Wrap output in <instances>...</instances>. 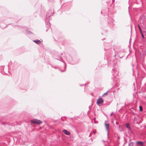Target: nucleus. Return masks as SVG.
Returning <instances> with one entry per match:
<instances>
[{
	"instance_id": "obj_1",
	"label": "nucleus",
	"mask_w": 146,
	"mask_h": 146,
	"mask_svg": "<svg viewBox=\"0 0 146 146\" xmlns=\"http://www.w3.org/2000/svg\"><path fill=\"white\" fill-rule=\"evenodd\" d=\"M31 122L33 124H39L42 123V121L36 119H34L31 121Z\"/></svg>"
},
{
	"instance_id": "obj_2",
	"label": "nucleus",
	"mask_w": 146,
	"mask_h": 146,
	"mask_svg": "<svg viewBox=\"0 0 146 146\" xmlns=\"http://www.w3.org/2000/svg\"><path fill=\"white\" fill-rule=\"evenodd\" d=\"M103 102V100L102 98H99L97 100V104H102Z\"/></svg>"
},
{
	"instance_id": "obj_3",
	"label": "nucleus",
	"mask_w": 146,
	"mask_h": 146,
	"mask_svg": "<svg viewBox=\"0 0 146 146\" xmlns=\"http://www.w3.org/2000/svg\"><path fill=\"white\" fill-rule=\"evenodd\" d=\"M62 132H64V133L66 135H70V132L68 131L66 129H64L62 130Z\"/></svg>"
},
{
	"instance_id": "obj_4",
	"label": "nucleus",
	"mask_w": 146,
	"mask_h": 146,
	"mask_svg": "<svg viewBox=\"0 0 146 146\" xmlns=\"http://www.w3.org/2000/svg\"><path fill=\"white\" fill-rule=\"evenodd\" d=\"M33 41L38 44H40L41 43V41L39 40H34Z\"/></svg>"
},
{
	"instance_id": "obj_5",
	"label": "nucleus",
	"mask_w": 146,
	"mask_h": 146,
	"mask_svg": "<svg viewBox=\"0 0 146 146\" xmlns=\"http://www.w3.org/2000/svg\"><path fill=\"white\" fill-rule=\"evenodd\" d=\"M105 127L108 131L109 127V124L106 123L105 124Z\"/></svg>"
},
{
	"instance_id": "obj_6",
	"label": "nucleus",
	"mask_w": 146,
	"mask_h": 146,
	"mask_svg": "<svg viewBox=\"0 0 146 146\" xmlns=\"http://www.w3.org/2000/svg\"><path fill=\"white\" fill-rule=\"evenodd\" d=\"M137 144L138 145H141V146H143V143L141 141H138L137 142Z\"/></svg>"
},
{
	"instance_id": "obj_7",
	"label": "nucleus",
	"mask_w": 146,
	"mask_h": 146,
	"mask_svg": "<svg viewBox=\"0 0 146 146\" xmlns=\"http://www.w3.org/2000/svg\"><path fill=\"white\" fill-rule=\"evenodd\" d=\"M126 127L128 128H130V125L129 123H126L125 125Z\"/></svg>"
},
{
	"instance_id": "obj_8",
	"label": "nucleus",
	"mask_w": 146,
	"mask_h": 146,
	"mask_svg": "<svg viewBox=\"0 0 146 146\" xmlns=\"http://www.w3.org/2000/svg\"><path fill=\"white\" fill-rule=\"evenodd\" d=\"M139 110H140V111H142V110H143V108L141 106H140L139 107Z\"/></svg>"
},
{
	"instance_id": "obj_9",
	"label": "nucleus",
	"mask_w": 146,
	"mask_h": 146,
	"mask_svg": "<svg viewBox=\"0 0 146 146\" xmlns=\"http://www.w3.org/2000/svg\"><path fill=\"white\" fill-rule=\"evenodd\" d=\"M138 26L139 28V29L140 31V32L141 33V32H141V29L140 27V26H139V25H138Z\"/></svg>"
},
{
	"instance_id": "obj_10",
	"label": "nucleus",
	"mask_w": 146,
	"mask_h": 146,
	"mask_svg": "<svg viewBox=\"0 0 146 146\" xmlns=\"http://www.w3.org/2000/svg\"><path fill=\"white\" fill-rule=\"evenodd\" d=\"M141 35H142V38H144V35H143V33H142V32H141Z\"/></svg>"
},
{
	"instance_id": "obj_11",
	"label": "nucleus",
	"mask_w": 146,
	"mask_h": 146,
	"mask_svg": "<svg viewBox=\"0 0 146 146\" xmlns=\"http://www.w3.org/2000/svg\"><path fill=\"white\" fill-rule=\"evenodd\" d=\"M105 95H107V93H106L105 94H104V96Z\"/></svg>"
},
{
	"instance_id": "obj_12",
	"label": "nucleus",
	"mask_w": 146,
	"mask_h": 146,
	"mask_svg": "<svg viewBox=\"0 0 146 146\" xmlns=\"http://www.w3.org/2000/svg\"><path fill=\"white\" fill-rule=\"evenodd\" d=\"M112 113H111V116H112Z\"/></svg>"
},
{
	"instance_id": "obj_13",
	"label": "nucleus",
	"mask_w": 146,
	"mask_h": 146,
	"mask_svg": "<svg viewBox=\"0 0 146 146\" xmlns=\"http://www.w3.org/2000/svg\"><path fill=\"white\" fill-rule=\"evenodd\" d=\"M140 146H141V145H140Z\"/></svg>"
}]
</instances>
